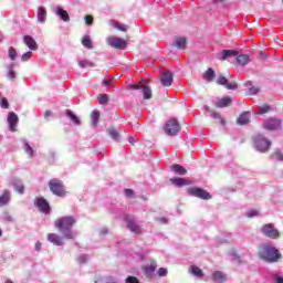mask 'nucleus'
<instances>
[{
    "mask_svg": "<svg viewBox=\"0 0 283 283\" xmlns=\"http://www.w3.org/2000/svg\"><path fill=\"white\" fill-rule=\"evenodd\" d=\"M55 14L57 17H60V19L64 22H69L70 21V13H67V11L61 7H57L55 10Z\"/></svg>",
    "mask_w": 283,
    "mask_h": 283,
    "instance_id": "20",
    "label": "nucleus"
},
{
    "mask_svg": "<svg viewBox=\"0 0 283 283\" xmlns=\"http://www.w3.org/2000/svg\"><path fill=\"white\" fill-rule=\"evenodd\" d=\"M249 112H244V113H242L240 116H239V118L237 119V123L239 124V125H247V124H249Z\"/></svg>",
    "mask_w": 283,
    "mask_h": 283,
    "instance_id": "31",
    "label": "nucleus"
},
{
    "mask_svg": "<svg viewBox=\"0 0 283 283\" xmlns=\"http://www.w3.org/2000/svg\"><path fill=\"white\" fill-rule=\"evenodd\" d=\"M248 218H255V216H260V211L253 209L248 212Z\"/></svg>",
    "mask_w": 283,
    "mask_h": 283,
    "instance_id": "48",
    "label": "nucleus"
},
{
    "mask_svg": "<svg viewBox=\"0 0 283 283\" xmlns=\"http://www.w3.org/2000/svg\"><path fill=\"white\" fill-rule=\"evenodd\" d=\"M175 45H176V48H178V50H186L187 49V39L178 38L175 41Z\"/></svg>",
    "mask_w": 283,
    "mask_h": 283,
    "instance_id": "29",
    "label": "nucleus"
},
{
    "mask_svg": "<svg viewBox=\"0 0 283 283\" xmlns=\"http://www.w3.org/2000/svg\"><path fill=\"white\" fill-rule=\"evenodd\" d=\"M156 269H158V264L156 263V261H153L149 266L146 268V273H154V271H156Z\"/></svg>",
    "mask_w": 283,
    "mask_h": 283,
    "instance_id": "39",
    "label": "nucleus"
},
{
    "mask_svg": "<svg viewBox=\"0 0 283 283\" xmlns=\"http://www.w3.org/2000/svg\"><path fill=\"white\" fill-rule=\"evenodd\" d=\"M23 43L29 48V50L36 51L39 45L36 44V41L33 40L30 35H24Z\"/></svg>",
    "mask_w": 283,
    "mask_h": 283,
    "instance_id": "19",
    "label": "nucleus"
},
{
    "mask_svg": "<svg viewBox=\"0 0 283 283\" xmlns=\"http://www.w3.org/2000/svg\"><path fill=\"white\" fill-rule=\"evenodd\" d=\"M49 188L50 191H52L54 196H59V198H63L67 193V191H65V185H63L61 179H51L49 181Z\"/></svg>",
    "mask_w": 283,
    "mask_h": 283,
    "instance_id": "3",
    "label": "nucleus"
},
{
    "mask_svg": "<svg viewBox=\"0 0 283 283\" xmlns=\"http://www.w3.org/2000/svg\"><path fill=\"white\" fill-rule=\"evenodd\" d=\"M34 205L38 207L41 213H50V203L43 198H35Z\"/></svg>",
    "mask_w": 283,
    "mask_h": 283,
    "instance_id": "12",
    "label": "nucleus"
},
{
    "mask_svg": "<svg viewBox=\"0 0 283 283\" xmlns=\"http://www.w3.org/2000/svg\"><path fill=\"white\" fill-rule=\"evenodd\" d=\"M260 256L266 262H279L282 259L280 251L271 245H264L260 252Z\"/></svg>",
    "mask_w": 283,
    "mask_h": 283,
    "instance_id": "2",
    "label": "nucleus"
},
{
    "mask_svg": "<svg viewBox=\"0 0 283 283\" xmlns=\"http://www.w3.org/2000/svg\"><path fill=\"white\" fill-rule=\"evenodd\" d=\"M27 151H28V154H33L34 153V150L30 146H28Z\"/></svg>",
    "mask_w": 283,
    "mask_h": 283,
    "instance_id": "56",
    "label": "nucleus"
},
{
    "mask_svg": "<svg viewBox=\"0 0 283 283\" xmlns=\"http://www.w3.org/2000/svg\"><path fill=\"white\" fill-rule=\"evenodd\" d=\"M107 43L115 50H125L127 48V41L123 40V38L109 36L107 38Z\"/></svg>",
    "mask_w": 283,
    "mask_h": 283,
    "instance_id": "9",
    "label": "nucleus"
},
{
    "mask_svg": "<svg viewBox=\"0 0 283 283\" xmlns=\"http://www.w3.org/2000/svg\"><path fill=\"white\" fill-rule=\"evenodd\" d=\"M76 224V218L74 216H64L60 217L54 221V227L63 233L65 240H74V232L72 231V227Z\"/></svg>",
    "mask_w": 283,
    "mask_h": 283,
    "instance_id": "1",
    "label": "nucleus"
},
{
    "mask_svg": "<svg viewBox=\"0 0 283 283\" xmlns=\"http://www.w3.org/2000/svg\"><path fill=\"white\" fill-rule=\"evenodd\" d=\"M212 118H214L216 120H219V123L221 125H227V122L224 120V118H222V115H220V113L217 112H212L211 113Z\"/></svg>",
    "mask_w": 283,
    "mask_h": 283,
    "instance_id": "37",
    "label": "nucleus"
},
{
    "mask_svg": "<svg viewBox=\"0 0 283 283\" xmlns=\"http://www.w3.org/2000/svg\"><path fill=\"white\" fill-rule=\"evenodd\" d=\"M260 92V88L258 86H252L249 88L250 96H254V94H258Z\"/></svg>",
    "mask_w": 283,
    "mask_h": 283,
    "instance_id": "47",
    "label": "nucleus"
},
{
    "mask_svg": "<svg viewBox=\"0 0 283 283\" xmlns=\"http://www.w3.org/2000/svg\"><path fill=\"white\" fill-rule=\"evenodd\" d=\"M271 106L270 105H268V104H264V105H262L260 108H259V114L261 115V116H264V114H269V112H271Z\"/></svg>",
    "mask_w": 283,
    "mask_h": 283,
    "instance_id": "38",
    "label": "nucleus"
},
{
    "mask_svg": "<svg viewBox=\"0 0 283 283\" xmlns=\"http://www.w3.org/2000/svg\"><path fill=\"white\" fill-rule=\"evenodd\" d=\"M160 83L164 85V87H171L174 83V73L171 71L161 73Z\"/></svg>",
    "mask_w": 283,
    "mask_h": 283,
    "instance_id": "13",
    "label": "nucleus"
},
{
    "mask_svg": "<svg viewBox=\"0 0 283 283\" xmlns=\"http://www.w3.org/2000/svg\"><path fill=\"white\" fill-rule=\"evenodd\" d=\"M282 127V122L275 117H270L263 124V129H268L269 132H275V129H280Z\"/></svg>",
    "mask_w": 283,
    "mask_h": 283,
    "instance_id": "10",
    "label": "nucleus"
},
{
    "mask_svg": "<svg viewBox=\"0 0 283 283\" xmlns=\"http://www.w3.org/2000/svg\"><path fill=\"white\" fill-rule=\"evenodd\" d=\"M212 280L216 283H223L227 282V275H224V273H222L221 271H216L212 274Z\"/></svg>",
    "mask_w": 283,
    "mask_h": 283,
    "instance_id": "24",
    "label": "nucleus"
},
{
    "mask_svg": "<svg viewBox=\"0 0 283 283\" xmlns=\"http://www.w3.org/2000/svg\"><path fill=\"white\" fill-rule=\"evenodd\" d=\"M48 19V11L43 7H39L38 9V21L39 23H45Z\"/></svg>",
    "mask_w": 283,
    "mask_h": 283,
    "instance_id": "25",
    "label": "nucleus"
},
{
    "mask_svg": "<svg viewBox=\"0 0 283 283\" xmlns=\"http://www.w3.org/2000/svg\"><path fill=\"white\" fill-rule=\"evenodd\" d=\"M13 67H14V63L10 64V69L8 72V78H11V80L17 78V73L14 72Z\"/></svg>",
    "mask_w": 283,
    "mask_h": 283,
    "instance_id": "40",
    "label": "nucleus"
},
{
    "mask_svg": "<svg viewBox=\"0 0 283 283\" xmlns=\"http://www.w3.org/2000/svg\"><path fill=\"white\" fill-rule=\"evenodd\" d=\"M217 83H218V85H224V87H227V90H238V83L229 82V80H227V77H224L222 75L218 76Z\"/></svg>",
    "mask_w": 283,
    "mask_h": 283,
    "instance_id": "14",
    "label": "nucleus"
},
{
    "mask_svg": "<svg viewBox=\"0 0 283 283\" xmlns=\"http://www.w3.org/2000/svg\"><path fill=\"white\" fill-rule=\"evenodd\" d=\"M10 202V191L4 190L3 193L0 196V207H6Z\"/></svg>",
    "mask_w": 283,
    "mask_h": 283,
    "instance_id": "26",
    "label": "nucleus"
},
{
    "mask_svg": "<svg viewBox=\"0 0 283 283\" xmlns=\"http://www.w3.org/2000/svg\"><path fill=\"white\" fill-rule=\"evenodd\" d=\"M203 81H207V83H211L216 78V71L213 69H208L203 74H202Z\"/></svg>",
    "mask_w": 283,
    "mask_h": 283,
    "instance_id": "22",
    "label": "nucleus"
},
{
    "mask_svg": "<svg viewBox=\"0 0 283 283\" xmlns=\"http://www.w3.org/2000/svg\"><path fill=\"white\" fill-rule=\"evenodd\" d=\"M99 118H101V113L98 111H93L91 113V125H93V127H96V125H98Z\"/></svg>",
    "mask_w": 283,
    "mask_h": 283,
    "instance_id": "27",
    "label": "nucleus"
},
{
    "mask_svg": "<svg viewBox=\"0 0 283 283\" xmlns=\"http://www.w3.org/2000/svg\"><path fill=\"white\" fill-rule=\"evenodd\" d=\"M190 272L192 275H195L196 277H203L205 273L202 272V270H200V268H198L197 265H191L190 266Z\"/></svg>",
    "mask_w": 283,
    "mask_h": 283,
    "instance_id": "33",
    "label": "nucleus"
},
{
    "mask_svg": "<svg viewBox=\"0 0 283 283\" xmlns=\"http://www.w3.org/2000/svg\"><path fill=\"white\" fill-rule=\"evenodd\" d=\"M126 283H140V281H138V277L136 276H128Z\"/></svg>",
    "mask_w": 283,
    "mask_h": 283,
    "instance_id": "51",
    "label": "nucleus"
},
{
    "mask_svg": "<svg viewBox=\"0 0 283 283\" xmlns=\"http://www.w3.org/2000/svg\"><path fill=\"white\" fill-rule=\"evenodd\" d=\"M231 103H233V99H231V97L229 96H226L216 103V107H219V108L229 107Z\"/></svg>",
    "mask_w": 283,
    "mask_h": 283,
    "instance_id": "23",
    "label": "nucleus"
},
{
    "mask_svg": "<svg viewBox=\"0 0 283 283\" xmlns=\"http://www.w3.org/2000/svg\"><path fill=\"white\" fill-rule=\"evenodd\" d=\"M9 59L14 61L17 59V49L14 46L9 48Z\"/></svg>",
    "mask_w": 283,
    "mask_h": 283,
    "instance_id": "41",
    "label": "nucleus"
},
{
    "mask_svg": "<svg viewBox=\"0 0 283 283\" xmlns=\"http://www.w3.org/2000/svg\"><path fill=\"white\" fill-rule=\"evenodd\" d=\"M106 283H118V282H116V280L114 279H107Z\"/></svg>",
    "mask_w": 283,
    "mask_h": 283,
    "instance_id": "57",
    "label": "nucleus"
},
{
    "mask_svg": "<svg viewBox=\"0 0 283 283\" xmlns=\"http://www.w3.org/2000/svg\"><path fill=\"white\" fill-rule=\"evenodd\" d=\"M80 67L85 69V67H94V62L90 60H82L77 62Z\"/></svg>",
    "mask_w": 283,
    "mask_h": 283,
    "instance_id": "36",
    "label": "nucleus"
},
{
    "mask_svg": "<svg viewBox=\"0 0 283 283\" xmlns=\"http://www.w3.org/2000/svg\"><path fill=\"white\" fill-rule=\"evenodd\" d=\"M124 220L126 222V229H128V231L135 233V235L143 234V228H140V226L136 223V218L134 216L128 214L124 218Z\"/></svg>",
    "mask_w": 283,
    "mask_h": 283,
    "instance_id": "5",
    "label": "nucleus"
},
{
    "mask_svg": "<svg viewBox=\"0 0 283 283\" xmlns=\"http://www.w3.org/2000/svg\"><path fill=\"white\" fill-rule=\"evenodd\" d=\"M171 185H175V187H187L189 185H193L192 180L185 179L181 177H175L170 179Z\"/></svg>",
    "mask_w": 283,
    "mask_h": 283,
    "instance_id": "15",
    "label": "nucleus"
},
{
    "mask_svg": "<svg viewBox=\"0 0 283 283\" xmlns=\"http://www.w3.org/2000/svg\"><path fill=\"white\" fill-rule=\"evenodd\" d=\"M249 61H251V60H250L249 55H247V54H242L237 57V63L242 66L249 64Z\"/></svg>",
    "mask_w": 283,
    "mask_h": 283,
    "instance_id": "32",
    "label": "nucleus"
},
{
    "mask_svg": "<svg viewBox=\"0 0 283 283\" xmlns=\"http://www.w3.org/2000/svg\"><path fill=\"white\" fill-rule=\"evenodd\" d=\"M187 195L192 196L193 198H199L200 200H211V193L209 191L198 188V187H190L187 189Z\"/></svg>",
    "mask_w": 283,
    "mask_h": 283,
    "instance_id": "4",
    "label": "nucleus"
},
{
    "mask_svg": "<svg viewBox=\"0 0 283 283\" xmlns=\"http://www.w3.org/2000/svg\"><path fill=\"white\" fill-rule=\"evenodd\" d=\"M170 169L174 174H177V176H187V168L182 167L180 164L172 165Z\"/></svg>",
    "mask_w": 283,
    "mask_h": 283,
    "instance_id": "21",
    "label": "nucleus"
},
{
    "mask_svg": "<svg viewBox=\"0 0 283 283\" xmlns=\"http://www.w3.org/2000/svg\"><path fill=\"white\" fill-rule=\"evenodd\" d=\"M125 195H126L128 198H134V190L127 188V189H125Z\"/></svg>",
    "mask_w": 283,
    "mask_h": 283,
    "instance_id": "52",
    "label": "nucleus"
},
{
    "mask_svg": "<svg viewBox=\"0 0 283 283\" xmlns=\"http://www.w3.org/2000/svg\"><path fill=\"white\" fill-rule=\"evenodd\" d=\"M164 129L167 136H177L180 132V123H178V119L171 118L165 124Z\"/></svg>",
    "mask_w": 283,
    "mask_h": 283,
    "instance_id": "6",
    "label": "nucleus"
},
{
    "mask_svg": "<svg viewBox=\"0 0 283 283\" xmlns=\"http://www.w3.org/2000/svg\"><path fill=\"white\" fill-rule=\"evenodd\" d=\"M130 144L134 145V139H130Z\"/></svg>",
    "mask_w": 283,
    "mask_h": 283,
    "instance_id": "61",
    "label": "nucleus"
},
{
    "mask_svg": "<svg viewBox=\"0 0 283 283\" xmlns=\"http://www.w3.org/2000/svg\"><path fill=\"white\" fill-rule=\"evenodd\" d=\"M261 233L271 240H277L280 238V231L275 228L273 223H265L261 228Z\"/></svg>",
    "mask_w": 283,
    "mask_h": 283,
    "instance_id": "7",
    "label": "nucleus"
},
{
    "mask_svg": "<svg viewBox=\"0 0 283 283\" xmlns=\"http://www.w3.org/2000/svg\"><path fill=\"white\" fill-rule=\"evenodd\" d=\"M231 56H238V51L235 50H223L218 54L219 61H227Z\"/></svg>",
    "mask_w": 283,
    "mask_h": 283,
    "instance_id": "18",
    "label": "nucleus"
},
{
    "mask_svg": "<svg viewBox=\"0 0 283 283\" xmlns=\"http://www.w3.org/2000/svg\"><path fill=\"white\" fill-rule=\"evenodd\" d=\"M0 107H2V109H8V107H10V103L6 97L0 99Z\"/></svg>",
    "mask_w": 283,
    "mask_h": 283,
    "instance_id": "43",
    "label": "nucleus"
},
{
    "mask_svg": "<svg viewBox=\"0 0 283 283\" xmlns=\"http://www.w3.org/2000/svg\"><path fill=\"white\" fill-rule=\"evenodd\" d=\"M254 145L256 147V149L259 151H269V149H271V142L266 138H264V136L262 135H258L255 138H254Z\"/></svg>",
    "mask_w": 283,
    "mask_h": 283,
    "instance_id": "8",
    "label": "nucleus"
},
{
    "mask_svg": "<svg viewBox=\"0 0 283 283\" xmlns=\"http://www.w3.org/2000/svg\"><path fill=\"white\" fill-rule=\"evenodd\" d=\"M167 273H168V271H167V269H165V268H160V269L158 270V275H159V277H165V276H167Z\"/></svg>",
    "mask_w": 283,
    "mask_h": 283,
    "instance_id": "50",
    "label": "nucleus"
},
{
    "mask_svg": "<svg viewBox=\"0 0 283 283\" xmlns=\"http://www.w3.org/2000/svg\"><path fill=\"white\" fill-rule=\"evenodd\" d=\"M107 133L111 136V138H113V140H115V143H120V133H118V130H116V128H111L107 130Z\"/></svg>",
    "mask_w": 283,
    "mask_h": 283,
    "instance_id": "28",
    "label": "nucleus"
},
{
    "mask_svg": "<svg viewBox=\"0 0 283 283\" xmlns=\"http://www.w3.org/2000/svg\"><path fill=\"white\" fill-rule=\"evenodd\" d=\"M272 158H274L275 160H283V155L280 151H275L273 153Z\"/></svg>",
    "mask_w": 283,
    "mask_h": 283,
    "instance_id": "49",
    "label": "nucleus"
},
{
    "mask_svg": "<svg viewBox=\"0 0 283 283\" xmlns=\"http://www.w3.org/2000/svg\"><path fill=\"white\" fill-rule=\"evenodd\" d=\"M84 21H85L86 25H93L94 24V17L85 15Z\"/></svg>",
    "mask_w": 283,
    "mask_h": 283,
    "instance_id": "46",
    "label": "nucleus"
},
{
    "mask_svg": "<svg viewBox=\"0 0 283 283\" xmlns=\"http://www.w3.org/2000/svg\"><path fill=\"white\" fill-rule=\"evenodd\" d=\"M130 144L134 145V139H130Z\"/></svg>",
    "mask_w": 283,
    "mask_h": 283,
    "instance_id": "60",
    "label": "nucleus"
},
{
    "mask_svg": "<svg viewBox=\"0 0 283 283\" xmlns=\"http://www.w3.org/2000/svg\"><path fill=\"white\" fill-rule=\"evenodd\" d=\"M82 45L84 48H87V50H92L94 45L92 44V40L90 39V35H84L82 38Z\"/></svg>",
    "mask_w": 283,
    "mask_h": 283,
    "instance_id": "34",
    "label": "nucleus"
},
{
    "mask_svg": "<svg viewBox=\"0 0 283 283\" xmlns=\"http://www.w3.org/2000/svg\"><path fill=\"white\" fill-rule=\"evenodd\" d=\"M276 282L277 283H283V277L282 276L276 277Z\"/></svg>",
    "mask_w": 283,
    "mask_h": 283,
    "instance_id": "58",
    "label": "nucleus"
},
{
    "mask_svg": "<svg viewBox=\"0 0 283 283\" xmlns=\"http://www.w3.org/2000/svg\"><path fill=\"white\" fill-rule=\"evenodd\" d=\"M81 264H84V262H87V258H85V255H82L78 258Z\"/></svg>",
    "mask_w": 283,
    "mask_h": 283,
    "instance_id": "53",
    "label": "nucleus"
},
{
    "mask_svg": "<svg viewBox=\"0 0 283 283\" xmlns=\"http://www.w3.org/2000/svg\"><path fill=\"white\" fill-rule=\"evenodd\" d=\"M97 99L99 101V105H107V103H109V95H107V94H99L97 96Z\"/></svg>",
    "mask_w": 283,
    "mask_h": 283,
    "instance_id": "35",
    "label": "nucleus"
},
{
    "mask_svg": "<svg viewBox=\"0 0 283 283\" xmlns=\"http://www.w3.org/2000/svg\"><path fill=\"white\" fill-rule=\"evenodd\" d=\"M66 116L72 120L73 125H81V119L72 111L66 109Z\"/></svg>",
    "mask_w": 283,
    "mask_h": 283,
    "instance_id": "30",
    "label": "nucleus"
},
{
    "mask_svg": "<svg viewBox=\"0 0 283 283\" xmlns=\"http://www.w3.org/2000/svg\"><path fill=\"white\" fill-rule=\"evenodd\" d=\"M14 189L18 193L23 195L25 193V187L23 185H15Z\"/></svg>",
    "mask_w": 283,
    "mask_h": 283,
    "instance_id": "45",
    "label": "nucleus"
},
{
    "mask_svg": "<svg viewBox=\"0 0 283 283\" xmlns=\"http://www.w3.org/2000/svg\"><path fill=\"white\" fill-rule=\"evenodd\" d=\"M132 90H140L142 94H143V98L145 101H149V98H151V87H149L148 85H143V84H133L130 85Z\"/></svg>",
    "mask_w": 283,
    "mask_h": 283,
    "instance_id": "11",
    "label": "nucleus"
},
{
    "mask_svg": "<svg viewBox=\"0 0 283 283\" xmlns=\"http://www.w3.org/2000/svg\"><path fill=\"white\" fill-rule=\"evenodd\" d=\"M104 233H107V230H105Z\"/></svg>",
    "mask_w": 283,
    "mask_h": 283,
    "instance_id": "62",
    "label": "nucleus"
},
{
    "mask_svg": "<svg viewBox=\"0 0 283 283\" xmlns=\"http://www.w3.org/2000/svg\"><path fill=\"white\" fill-rule=\"evenodd\" d=\"M48 240L51 242V244H55V247H63V240H65V235L61 237L56 233H49Z\"/></svg>",
    "mask_w": 283,
    "mask_h": 283,
    "instance_id": "17",
    "label": "nucleus"
},
{
    "mask_svg": "<svg viewBox=\"0 0 283 283\" xmlns=\"http://www.w3.org/2000/svg\"><path fill=\"white\" fill-rule=\"evenodd\" d=\"M45 114H46V116H52V112H50V111H46Z\"/></svg>",
    "mask_w": 283,
    "mask_h": 283,
    "instance_id": "59",
    "label": "nucleus"
},
{
    "mask_svg": "<svg viewBox=\"0 0 283 283\" xmlns=\"http://www.w3.org/2000/svg\"><path fill=\"white\" fill-rule=\"evenodd\" d=\"M41 247H42L41 242L38 241L35 243V251H41Z\"/></svg>",
    "mask_w": 283,
    "mask_h": 283,
    "instance_id": "54",
    "label": "nucleus"
},
{
    "mask_svg": "<svg viewBox=\"0 0 283 283\" xmlns=\"http://www.w3.org/2000/svg\"><path fill=\"white\" fill-rule=\"evenodd\" d=\"M103 84H104V85H112V82H111L109 80H104V81H103Z\"/></svg>",
    "mask_w": 283,
    "mask_h": 283,
    "instance_id": "55",
    "label": "nucleus"
},
{
    "mask_svg": "<svg viewBox=\"0 0 283 283\" xmlns=\"http://www.w3.org/2000/svg\"><path fill=\"white\" fill-rule=\"evenodd\" d=\"M8 124L10 132H17V125H19V116H17L13 112L9 113Z\"/></svg>",
    "mask_w": 283,
    "mask_h": 283,
    "instance_id": "16",
    "label": "nucleus"
},
{
    "mask_svg": "<svg viewBox=\"0 0 283 283\" xmlns=\"http://www.w3.org/2000/svg\"><path fill=\"white\" fill-rule=\"evenodd\" d=\"M114 28H116V30H119L120 32H127V25H125V24H120V23L116 22L114 24Z\"/></svg>",
    "mask_w": 283,
    "mask_h": 283,
    "instance_id": "44",
    "label": "nucleus"
},
{
    "mask_svg": "<svg viewBox=\"0 0 283 283\" xmlns=\"http://www.w3.org/2000/svg\"><path fill=\"white\" fill-rule=\"evenodd\" d=\"M30 59H32V51H29V52L24 53V54L21 56V61H22L23 63L30 61Z\"/></svg>",
    "mask_w": 283,
    "mask_h": 283,
    "instance_id": "42",
    "label": "nucleus"
}]
</instances>
